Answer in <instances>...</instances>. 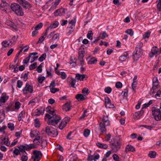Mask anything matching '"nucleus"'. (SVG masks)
I'll return each mask as SVG.
<instances>
[{"instance_id": "obj_1", "label": "nucleus", "mask_w": 161, "mask_h": 161, "mask_svg": "<svg viewBox=\"0 0 161 161\" xmlns=\"http://www.w3.org/2000/svg\"><path fill=\"white\" fill-rule=\"evenodd\" d=\"M45 120L47 121L49 125L55 126L61 120V117L55 114V111H53L50 113V114H46L44 117Z\"/></svg>"}, {"instance_id": "obj_2", "label": "nucleus", "mask_w": 161, "mask_h": 161, "mask_svg": "<svg viewBox=\"0 0 161 161\" xmlns=\"http://www.w3.org/2000/svg\"><path fill=\"white\" fill-rule=\"evenodd\" d=\"M102 121L99 123L98 129L102 134H106L107 129L106 126H109L110 124L108 116L103 115L102 119Z\"/></svg>"}, {"instance_id": "obj_3", "label": "nucleus", "mask_w": 161, "mask_h": 161, "mask_svg": "<svg viewBox=\"0 0 161 161\" xmlns=\"http://www.w3.org/2000/svg\"><path fill=\"white\" fill-rule=\"evenodd\" d=\"M11 8L17 15L20 16L23 15L24 13L22 11V8L19 4L14 3L11 4Z\"/></svg>"}, {"instance_id": "obj_4", "label": "nucleus", "mask_w": 161, "mask_h": 161, "mask_svg": "<svg viewBox=\"0 0 161 161\" xmlns=\"http://www.w3.org/2000/svg\"><path fill=\"white\" fill-rule=\"evenodd\" d=\"M46 132L47 135L51 136H56L58 134L57 129L51 126L46 127Z\"/></svg>"}, {"instance_id": "obj_5", "label": "nucleus", "mask_w": 161, "mask_h": 161, "mask_svg": "<svg viewBox=\"0 0 161 161\" xmlns=\"http://www.w3.org/2000/svg\"><path fill=\"white\" fill-rule=\"evenodd\" d=\"M33 155L31 156V161H40L42 156L40 151L34 150L33 152Z\"/></svg>"}, {"instance_id": "obj_6", "label": "nucleus", "mask_w": 161, "mask_h": 161, "mask_svg": "<svg viewBox=\"0 0 161 161\" xmlns=\"http://www.w3.org/2000/svg\"><path fill=\"white\" fill-rule=\"evenodd\" d=\"M151 110L152 114L154 119L157 121L161 119V114H160L159 110L154 107L152 108Z\"/></svg>"}, {"instance_id": "obj_7", "label": "nucleus", "mask_w": 161, "mask_h": 161, "mask_svg": "<svg viewBox=\"0 0 161 161\" xmlns=\"http://www.w3.org/2000/svg\"><path fill=\"white\" fill-rule=\"evenodd\" d=\"M121 146V142L119 140L117 139L112 144L111 148L112 150L116 152L120 149Z\"/></svg>"}, {"instance_id": "obj_8", "label": "nucleus", "mask_w": 161, "mask_h": 161, "mask_svg": "<svg viewBox=\"0 0 161 161\" xmlns=\"http://www.w3.org/2000/svg\"><path fill=\"white\" fill-rule=\"evenodd\" d=\"M136 52L133 55V58L134 61H137L142 55V50L141 47H136Z\"/></svg>"}, {"instance_id": "obj_9", "label": "nucleus", "mask_w": 161, "mask_h": 161, "mask_svg": "<svg viewBox=\"0 0 161 161\" xmlns=\"http://www.w3.org/2000/svg\"><path fill=\"white\" fill-rule=\"evenodd\" d=\"M55 31L52 32L50 33L47 37L48 39L51 38V40L53 41H57L60 38V34L59 33H56L54 34Z\"/></svg>"}, {"instance_id": "obj_10", "label": "nucleus", "mask_w": 161, "mask_h": 161, "mask_svg": "<svg viewBox=\"0 0 161 161\" xmlns=\"http://www.w3.org/2000/svg\"><path fill=\"white\" fill-rule=\"evenodd\" d=\"M23 94L26 95L27 94L28 92L30 93H32L33 92V86L28 83H26L24 88L23 89Z\"/></svg>"}, {"instance_id": "obj_11", "label": "nucleus", "mask_w": 161, "mask_h": 161, "mask_svg": "<svg viewBox=\"0 0 161 161\" xmlns=\"http://www.w3.org/2000/svg\"><path fill=\"white\" fill-rule=\"evenodd\" d=\"M17 2L24 8L29 9L31 7V5L25 0H17Z\"/></svg>"}, {"instance_id": "obj_12", "label": "nucleus", "mask_w": 161, "mask_h": 161, "mask_svg": "<svg viewBox=\"0 0 161 161\" xmlns=\"http://www.w3.org/2000/svg\"><path fill=\"white\" fill-rule=\"evenodd\" d=\"M8 98V96H7L5 93H3L0 97V106H1L3 103H4Z\"/></svg>"}, {"instance_id": "obj_13", "label": "nucleus", "mask_w": 161, "mask_h": 161, "mask_svg": "<svg viewBox=\"0 0 161 161\" xmlns=\"http://www.w3.org/2000/svg\"><path fill=\"white\" fill-rule=\"evenodd\" d=\"M71 105L70 102H68L63 106V109L66 112L69 111L71 109Z\"/></svg>"}, {"instance_id": "obj_14", "label": "nucleus", "mask_w": 161, "mask_h": 161, "mask_svg": "<svg viewBox=\"0 0 161 161\" xmlns=\"http://www.w3.org/2000/svg\"><path fill=\"white\" fill-rule=\"evenodd\" d=\"M69 118H67L63 120L60 124L59 128L60 130H62L64 127H65L67 122L69 121Z\"/></svg>"}, {"instance_id": "obj_15", "label": "nucleus", "mask_w": 161, "mask_h": 161, "mask_svg": "<svg viewBox=\"0 0 161 161\" xmlns=\"http://www.w3.org/2000/svg\"><path fill=\"white\" fill-rule=\"evenodd\" d=\"M65 13V9L63 8H61L56 10L54 13L56 16L61 15Z\"/></svg>"}, {"instance_id": "obj_16", "label": "nucleus", "mask_w": 161, "mask_h": 161, "mask_svg": "<svg viewBox=\"0 0 161 161\" xmlns=\"http://www.w3.org/2000/svg\"><path fill=\"white\" fill-rule=\"evenodd\" d=\"M160 87L158 82H155L153 83V87L152 89L150 90V93L153 94L155 92V90L158 88Z\"/></svg>"}, {"instance_id": "obj_17", "label": "nucleus", "mask_w": 161, "mask_h": 161, "mask_svg": "<svg viewBox=\"0 0 161 161\" xmlns=\"http://www.w3.org/2000/svg\"><path fill=\"white\" fill-rule=\"evenodd\" d=\"M87 77V76L85 74L80 75L79 74L77 73L75 75V78L78 80H80V81H83L84 79L86 77Z\"/></svg>"}, {"instance_id": "obj_18", "label": "nucleus", "mask_w": 161, "mask_h": 161, "mask_svg": "<svg viewBox=\"0 0 161 161\" xmlns=\"http://www.w3.org/2000/svg\"><path fill=\"white\" fill-rule=\"evenodd\" d=\"M135 150L134 147L130 145H128L125 147V151L126 153H127L130 151L134 152Z\"/></svg>"}, {"instance_id": "obj_19", "label": "nucleus", "mask_w": 161, "mask_h": 161, "mask_svg": "<svg viewBox=\"0 0 161 161\" xmlns=\"http://www.w3.org/2000/svg\"><path fill=\"white\" fill-rule=\"evenodd\" d=\"M159 52L157 50V47H153L151 49V53L149 54V57L152 58L154 55L158 53Z\"/></svg>"}, {"instance_id": "obj_20", "label": "nucleus", "mask_w": 161, "mask_h": 161, "mask_svg": "<svg viewBox=\"0 0 161 161\" xmlns=\"http://www.w3.org/2000/svg\"><path fill=\"white\" fill-rule=\"evenodd\" d=\"M58 25L59 23L57 21H55L51 24L50 26L47 28V30H49L50 31H51L52 29L56 28Z\"/></svg>"}, {"instance_id": "obj_21", "label": "nucleus", "mask_w": 161, "mask_h": 161, "mask_svg": "<svg viewBox=\"0 0 161 161\" xmlns=\"http://www.w3.org/2000/svg\"><path fill=\"white\" fill-rule=\"evenodd\" d=\"M42 140V137L40 136H38L34 139L33 142L36 145H40Z\"/></svg>"}, {"instance_id": "obj_22", "label": "nucleus", "mask_w": 161, "mask_h": 161, "mask_svg": "<svg viewBox=\"0 0 161 161\" xmlns=\"http://www.w3.org/2000/svg\"><path fill=\"white\" fill-rule=\"evenodd\" d=\"M44 108L42 107H41L40 108L36 109V115L39 116L41 114L42 115L44 113Z\"/></svg>"}, {"instance_id": "obj_23", "label": "nucleus", "mask_w": 161, "mask_h": 161, "mask_svg": "<svg viewBox=\"0 0 161 161\" xmlns=\"http://www.w3.org/2000/svg\"><path fill=\"white\" fill-rule=\"evenodd\" d=\"M8 6V4L7 2H2L0 4L1 9L3 11H6L7 9V7Z\"/></svg>"}, {"instance_id": "obj_24", "label": "nucleus", "mask_w": 161, "mask_h": 161, "mask_svg": "<svg viewBox=\"0 0 161 161\" xmlns=\"http://www.w3.org/2000/svg\"><path fill=\"white\" fill-rule=\"evenodd\" d=\"M85 53V52L84 50V49H79L78 51V59H83L84 56V53Z\"/></svg>"}, {"instance_id": "obj_25", "label": "nucleus", "mask_w": 161, "mask_h": 161, "mask_svg": "<svg viewBox=\"0 0 161 161\" xmlns=\"http://www.w3.org/2000/svg\"><path fill=\"white\" fill-rule=\"evenodd\" d=\"M39 134V131L36 130L32 131L30 133V136L31 137H37Z\"/></svg>"}, {"instance_id": "obj_26", "label": "nucleus", "mask_w": 161, "mask_h": 161, "mask_svg": "<svg viewBox=\"0 0 161 161\" xmlns=\"http://www.w3.org/2000/svg\"><path fill=\"white\" fill-rule=\"evenodd\" d=\"M128 56V54L127 53H125L124 54L120 56L119 58V60L121 61H124L125 60L127 56Z\"/></svg>"}, {"instance_id": "obj_27", "label": "nucleus", "mask_w": 161, "mask_h": 161, "mask_svg": "<svg viewBox=\"0 0 161 161\" xmlns=\"http://www.w3.org/2000/svg\"><path fill=\"white\" fill-rule=\"evenodd\" d=\"M18 147L19 149V152L22 153H25L26 154L25 150H26V149H27L26 146L20 145L18 146Z\"/></svg>"}, {"instance_id": "obj_28", "label": "nucleus", "mask_w": 161, "mask_h": 161, "mask_svg": "<svg viewBox=\"0 0 161 161\" xmlns=\"http://www.w3.org/2000/svg\"><path fill=\"white\" fill-rule=\"evenodd\" d=\"M76 98L78 101H83L85 99V97L83 95L81 94H77L76 96Z\"/></svg>"}, {"instance_id": "obj_29", "label": "nucleus", "mask_w": 161, "mask_h": 161, "mask_svg": "<svg viewBox=\"0 0 161 161\" xmlns=\"http://www.w3.org/2000/svg\"><path fill=\"white\" fill-rule=\"evenodd\" d=\"M97 61V59L95 57L91 58L88 61V64H95Z\"/></svg>"}, {"instance_id": "obj_30", "label": "nucleus", "mask_w": 161, "mask_h": 161, "mask_svg": "<svg viewBox=\"0 0 161 161\" xmlns=\"http://www.w3.org/2000/svg\"><path fill=\"white\" fill-rule=\"evenodd\" d=\"M97 145L101 148L106 149L108 147V146L106 144H102L100 142L96 143Z\"/></svg>"}, {"instance_id": "obj_31", "label": "nucleus", "mask_w": 161, "mask_h": 161, "mask_svg": "<svg viewBox=\"0 0 161 161\" xmlns=\"http://www.w3.org/2000/svg\"><path fill=\"white\" fill-rule=\"evenodd\" d=\"M156 153L154 151H151L149 152L148 155L151 158H154L156 157Z\"/></svg>"}, {"instance_id": "obj_32", "label": "nucleus", "mask_w": 161, "mask_h": 161, "mask_svg": "<svg viewBox=\"0 0 161 161\" xmlns=\"http://www.w3.org/2000/svg\"><path fill=\"white\" fill-rule=\"evenodd\" d=\"M26 147L27 148V149H26V150L28 151L31 149L36 148L37 147L36 145L32 144H30L26 145Z\"/></svg>"}, {"instance_id": "obj_33", "label": "nucleus", "mask_w": 161, "mask_h": 161, "mask_svg": "<svg viewBox=\"0 0 161 161\" xmlns=\"http://www.w3.org/2000/svg\"><path fill=\"white\" fill-rule=\"evenodd\" d=\"M18 36H14L13 37L9 40V44H12L14 43L17 41Z\"/></svg>"}, {"instance_id": "obj_34", "label": "nucleus", "mask_w": 161, "mask_h": 161, "mask_svg": "<svg viewBox=\"0 0 161 161\" xmlns=\"http://www.w3.org/2000/svg\"><path fill=\"white\" fill-rule=\"evenodd\" d=\"M71 81L70 83V84L71 86V87L73 88H75V85L76 82V79L75 78L74 79L73 78H71Z\"/></svg>"}, {"instance_id": "obj_35", "label": "nucleus", "mask_w": 161, "mask_h": 161, "mask_svg": "<svg viewBox=\"0 0 161 161\" xmlns=\"http://www.w3.org/2000/svg\"><path fill=\"white\" fill-rule=\"evenodd\" d=\"M161 96V88L157 91L155 95V97L158 99H160Z\"/></svg>"}, {"instance_id": "obj_36", "label": "nucleus", "mask_w": 161, "mask_h": 161, "mask_svg": "<svg viewBox=\"0 0 161 161\" xmlns=\"http://www.w3.org/2000/svg\"><path fill=\"white\" fill-rule=\"evenodd\" d=\"M40 144L42 147L43 148L46 146L47 145V142L45 140H42V139Z\"/></svg>"}, {"instance_id": "obj_37", "label": "nucleus", "mask_w": 161, "mask_h": 161, "mask_svg": "<svg viewBox=\"0 0 161 161\" xmlns=\"http://www.w3.org/2000/svg\"><path fill=\"white\" fill-rule=\"evenodd\" d=\"M46 56V54L45 53H44L42 54L41 56L39 57L38 60L42 62L45 59Z\"/></svg>"}, {"instance_id": "obj_38", "label": "nucleus", "mask_w": 161, "mask_h": 161, "mask_svg": "<svg viewBox=\"0 0 161 161\" xmlns=\"http://www.w3.org/2000/svg\"><path fill=\"white\" fill-rule=\"evenodd\" d=\"M151 33V32L150 31H147V32L145 33L143 35V38L144 39L146 38H148L150 36Z\"/></svg>"}, {"instance_id": "obj_39", "label": "nucleus", "mask_w": 161, "mask_h": 161, "mask_svg": "<svg viewBox=\"0 0 161 161\" xmlns=\"http://www.w3.org/2000/svg\"><path fill=\"white\" fill-rule=\"evenodd\" d=\"M93 33L91 31H89L87 35V37L89 39L92 40Z\"/></svg>"}, {"instance_id": "obj_40", "label": "nucleus", "mask_w": 161, "mask_h": 161, "mask_svg": "<svg viewBox=\"0 0 161 161\" xmlns=\"http://www.w3.org/2000/svg\"><path fill=\"white\" fill-rule=\"evenodd\" d=\"M40 124L38 119L37 118L36 119H35V126L36 127H38L40 126Z\"/></svg>"}, {"instance_id": "obj_41", "label": "nucleus", "mask_w": 161, "mask_h": 161, "mask_svg": "<svg viewBox=\"0 0 161 161\" xmlns=\"http://www.w3.org/2000/svg\"><path fill=\"white\" fill-rule=\"evenodd\" d=\"M90 130L88 129H85L83 132L84 135L85 137H87L90 134Z\"/></svg>"}, {"instance_id": "obj_42", "label": "nucleus", "mask_w": 161, "mask_h": 161, "mask_svg": "<svg viewBox=\"0 0 161 161\" xmlns=\"http://www.w3.org/2000/svg\"><path fill=\"white\" fill-rule=\"evenodd\" d=\"M8 128L10 130H13L14 129V124L11 123H8Z\"/></svg>"}, {"instance_id": "obj_43", "label": "nucleus", "mask_w": 161, "mask_h": 161, "mask_svg": "<svg viewBox=\"0 0 161 161\" xmlns=\"http://www.w3.org/2000/svg\"><path fill=\"white\" fill-rule=\"evenodd\" d=\"M7 24L8 25H9L14 28L15 27V26L13 22L10 21H7Z\"/></svg>"}, {"instance_id": "obj_44", "label": "nucleus", "mask_w": 161, "mask_h": 161, "mask_svg": "<svg viewBox=\"0 0 161 161\" xmlns=\"http://www.w3.org/2000/svg\"><path fill=\"white\" fill-rule=\"evenodd\" d=\"M37 63L36 62L34 63L33 64L29 66V69L30 70L34 69L37 66Z\"/></svg>"}, {"instance_id": "obj_45", "label": "nucleus", "mask_w": 161, "mask_h": 161, "mask_svg": "<svg viewBox=\"0 0 161 161\" xmlns=\"http://www.w3.org/2000/svg\"><path fill=\"white\" fill-rule=\"evenodd\" d=\"M153 102L151 100H150L148 103H145L143 105L142 108H146L148 107L150 105L152 104Z\"/></svg>"}, {"instance_id": "obj_46", "label": "nucleus", "mask_w": 161, "mask_h": 161, "mask_svg": "<svg viewBox=\"0 0 161 161\" xmlns=\"http://www.w3.org/2000/svg\"><path fill=\"white\" fill-rule=\"evenodd\" d=\"M125 32L129 35L130 36H132L134 34V32L132 30L130 29H127L125 31Z\"/></svg>"}, {"instance_id": "obj_47", "label": "nucleus", "mask_w": 161, "mask_h": 161, "mask_svg": "<svg viewBox=\"0 0 161 161\" xmlns=\"http://www.w3.org/2000/svg\"><path fill=\"white\" fill-rule=\"evenodd\" d=\"M100 35H102L101 38L102 39H103L105 37H108V35L106 33L105 31L101 33Z\"/></svg>"}, {"instance_id": "obj_48", "label": "nucleus", "mask_w": 161, "mask_h": 161, "mask_svg": "<svg viewBox=\"0 0 161 161\" xmlns=\"http://www.w3.org/2000/svg\"><path fill=\"white\" fill-rule=\"evenodd\" d=\"M133 80V81L132 84V87L133 89L134 90L135 89L136 86L137 85V83L136 81L135 80V78H134Z\"/></svg>"}, {"instance_id": "obj_49", "label": "nucleus", "mask_w": 161, "mask_h": 161, "mask_svg": "<svg viewBox=\"0 0 161 161\" xmlns=\"http://www.w3.org/2000/svg\"><path fill=\"white\" fill-rule=\"evenodd\" d=\"M45 79V77L43 76H39L37 79L38 82L40 83H42Z\"/></svg>"}, {"instance_id": "obj_50", "label": "nucleus", "mask_w": 161, "mask_h": 161, "mask_svg": "<svg viewBox=\"0 0 161 161\" xmlns=\"http://www.w3.org/2000/svg\"><path fill=\"white\" fill-rule=\"evenodd\" d=\"M104 91L105 92L109 94L111 92L112 89L110 87H107L105 88Z\"/></svg>"}, {"instance_id": "obj_51", "label": "nucleus", "mask_w": 161, "mask_h": 161, "mask_svg": "<svg viewBox=\"0 0 161 161\" xmlns=\"http://www.w3.org/2000/svg\"><path fill=\"white\" fill-rule=\"evenodd\" d=\"M114 160L115 161H119V156L116 154H114L113 155Z\"/></svg>"}, {"instance_id": "obj_52", "label": "nucleus", "mask_w": 161, "mask_h": 161, "mask_svg": "<svg viewBox=\"0 0 161 161\" xmlns=\"http://www.w3.org/2000/svg\"><path fill=\"white\" fill-rule=\"evenodd\" d=\"M88 89L84 88L82 90V92L85 96L87 95L88 94Z\"/></svg>"}, {"instance_id": "obj_53", "label": "nucleus", "mask_w": 161, "mask_h": 161, "mask_svg": "<svg viewBox=\"0 0 161 161\" xmlns=\"http://www.w3.org/2000/svg\"><path fill=\"white\" fill-rule=\"evenodd\" d=\"M157 8L158 11H161V0H158V1L157 5Z\"/></svg>"}, {"instance_id": "obj_54", "label": "nucleus", "mask_w": 161, "mask_h": 161, "mask_svg": "<svg viewBox=\"0 0 161 161\" xmlns=\"http://www.w3.org/2000/svg\"><path fill=\"white\" fill-rule=\"evenodd\" d=\"M42 23H40L35 27V29L36 30H38L42 27Z\"/></svg>"}, {"instance_id": "obj_55", "label": "nucleus", "mask_w": 161, "mask_h": 161, "mask_svg": "<svg viewBox=\"0 0 161 161\" xmlns=\"http://www.w3.org/2000/svg\"><path fill=\"white\" fill-rule=\"evenodd\" d=\"M105 107L106 108H113L114 107V106L113 104H112L111 103V101L109 103L107 104H105Z\"/></svg>"}, {"instance_id": "obj_56", "label": "nucleus", "mask_w": 161, "mask_h": 161, "mask_svg": "<svg viewBox=\"0 0 161 161\" xmlns=\"http://www.w3.org/2000/svg\"><path fill=\"white\" fill-rule=\"evenodd\" d=\"M122 84L120 82H117L115 84V87L117 88H120L122 87Z\"/></svg>"}, {"instance_id": "obj_57", "label": "nucleus", "mask_w": 161, "mask_h": 161, "mask_svg": "<svg viewBox=\"0 0 161 161\" xmlns=\"http://www.w3.org/2000/svg\"><path fill=\"white\" fill-rule=\"evenodd\" d=\"M2 144L5 145L7 146H10V141H9L8 138L5 141H4V142Z\"/></svg>"}, {"instance_id": "obj_58", "label": "nucleus", "mask_w": 161, "mask_h": 161, "mask_svg": "<svg viewBox=\"0 0 161 161\" xmlns=\"http://www.w3.org/2000/svg\"><path fill=\"white\" fill-rule=\"evenodd\" d=\"M134 118L135 119H137L140 118L141 117L140 115L138 113V112H135L134 114Z\"/></svg>"}, {"instance_id": "obj_59", "label": "nucleus", "mask_w": 161, "mask_h": 161, "mask_svg": "<svg viewBox=\"0 0 161 161\" xmlns=\"http://www.w3.org/2000/svg\"><path fill=\"white\" fill-rule=\"evenodd\" d=\"M8 138V137L7 136H2L0 137V139H1L2 142H1V144H2L3 142H4V141H5Z\"/></svg>"}, {"instance_id": "obj_60", "label": "nucleus", "mask_w": 161, "mask_h": 161, "mask_svg": "<svg viewBox=\"0 0 161 161\" xmlns=\"http://www.w3.org/2000/svg\"><path fill=\"white\" fill-rule=\"evenodd\" d=\"M50 90L51 92L53 93H55L56 92L59 91V89L58 88H51Z\"/></svg>"}, {"instance_id": "obj_61", "label": "nucleus", "mask_w": 161, "mask_h": 161, "mask_svg": "<svg viewBox=\"0 0 161 161\" xmlns=\"http://www.w3.org/2000/svg\"><path fill=\"white\" fill-rule=\"evenodd\" d=\"M60 75H61V77L62 79H65L67 76L65 73L64 72H61Z\"/></svg>"}, {"instance_id": "obj_62", "label": "nucleus", "mask_w": 161, "mask_h": 161, "mask_svg": "<svg viewBox=\"0 0 161 161\" xmlns=\"http://www.w3.org/2000/svg\"><path fill=\"white\" fill-rule=\"evenodd\" d=\"M23 84V82L20 80H18L17 82V86L19 88H20Z\"/></svg>"}, {"instance_id": "obj_63", "label": "nucleus", "mask_w": 161, "mask_h": 161, "mask_svg": "<svg viewBox=\"0 0 161 161\" xmlns=\"http://www.w3.org/2000/svg\"><path fill=\"white\" fill-rule=\"evenodd\" d=\"M45 38V37H44V36H42L39 39V40L37 42V43H42V42H43L44 39Z\"/></svg>"}, {"instance_id": "obj_64", "label": "nucleus", "mask_w": 161, "mask_h": 161, "mask_svg": "<svg viewBox=\"0 0 161 161\" xmlns=\"http://www.w3.org/2000/svg\"><path fill=\"white\" fill-rule=\"evenodd\" d=\"M20 104L19 102H16L15 103V109H19L20 107Z\"/></svg>"}]
</instances>
